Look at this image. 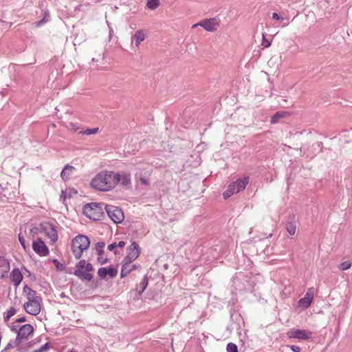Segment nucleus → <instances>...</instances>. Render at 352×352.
I'll return each mask as SVG.
<instances>
[{"instance_id": "obj_1", "label": "nucleus", "mask_w": 352, "mask_h": 352, "mask_svg": "<svg viewBox=\"0 0 352 352\" xmlns=\"http://www.w3.org/2000/svg\"><path fill=\"white\" fill-rule=\"evenodd\" d=\"M120 175L112 171H102L95 176L91 186L100 191H109L118 184Z\"/></svg>"}, {"instance_id": "obj_2", "label": "nucleus", "mask_w": 352, "mask_h": 352, "mask_svg": "<svg viewBox=\"0 0 352 352\" xmlns=\"http://www.w3.org/2000/svg\"><path fill=\"white\" fill-rule=\"evenodd\" d=\"M90 246V240L88 236L79 234L75 236L71 243V249L76 259H80L82 252Z\"/></svg>"}, {"instance_id": "obj_3", "label": "nucleus", "mask_w": 352, "mask_h": 352, "mask_svg": "<svg viewBox=\"0 0 352 352\" xmlns=\"http://www.w3.org/2000/svg\"><path fill=\"white\" fill-rule=\"evenodd\" d=\"M93 270L94 267L91 263L81 259L76 264L74 275L82 281H91L93 279V275L89 272Z\"/></svg>"}, {"instance_id": "obj_4", "label": "nucleus", "mask_w": 352, "mask_h": 352, "mask_svg": "<svg viewBox=\"0 0 352 352\" xmlns=\"http://www.w3.org/2000/svg\"><path fill=\"white\" fill-rule=\"evenodd\" d=\"M104 204L92 202L85 204L82 208L83 214L94 221H100L104 216Z\"/></svg>"}, {"instance_id": "obj_5", "label": "nucleus", "mask_w": 352, "mask_h": 352, "mask_svg": "<svg viewBox=\"0 0 352 352\" xmlns=\"http://www.w3.org/2000/svg\"><path fill=\"white\" fill-rule=\"evenodd\" d=\"M40 301L39 296L30 297L28 301L23 305L25 311L30 315H38L41 311Z\"/></svg>"}, {"instance_id": "obj_6", "label": "nucleus", "mask_w": 352, "mask_h": 352, "mask_svg": "<svg viewBox=\"0 0 352 352\" xmlns=\"http://www.w3.org/2000/svg\"><path fill=\"white\" fill-rule=\"evenodd\" d=\"M104 209L113 223H120L124 220V213L118 207L106 204L104 205Z\"/></svg>"}, {"instance_id": "obj_7", "label": "nucleus", "mask_w": 352, "mask_h": 352, "mask_svg": "<svg viewBox=\"0 0 352 352\" xmlns=\"http://www.w3.org/2000/svg\"><path fill=\"white\" fill-rule=\"evenodd\" d=\"M40 229L43 230V233H45L52 243H54L58 240V232L54 224L50 222H44L40 223Z\"/></svg>"}, {"instance_id": "obj_8", "label": "nucleus", "mask_w": 352, "mask_h": 352, "mask_svg": "<svg viewBox=\"0 0 352 352\" xmlns=\"http://www.w3.org/2000/svg\"><path fill=\"white\" fill-rule=\"evenodd\" d=\"M34 332V327L30 324H25L19 327L16 335V342L21 343L23 340H28L29 336Z\"/></svg>"}, {"instance_id": "obj_9", "label": "nucleus", "mask_w": 352, "mask_h": 352, "mask_svg": "<svg viewBox=\"0 0 352 352\" xmlns=\"http://www.w3.org/2000/svg\"><path fill=\"white\" fill-rule=\"evenodd\" d=\"M32 249L40 256H45L50 254L47 246L41 238H38L36 241H33Z\"/></svg>"}, {"instance_id": "obj_10", "label": "nucleus", "mask_w": 352, "mask_h": 352, "mask_svg": "<svg viewBox=\"0 0 352 352\" xmlns=\"http://www.w3.org/2000/svg\"><path fill=\"white\" fill-rule=\"evenodd\" d=\"M140 253L139 245L135 242H133L127 248V255L124 257V261L132 263L139 256Z\"/></svg>"}, {"instance_id": "obj_11", "label": "nucleus", "mask_w": 352, "mask_h": 352, "mask_svg": "<svg viewBox=\"0 0 352 352\" xmlns=\"http://www.w3.org/2000/svg\"><path fill=\"white\" fill-rule=\"evenodd\" d=\"M198 25H201L207 31L214 32L217 30L218 23L215 19H210L204 20V21L199 22V23L193 25L192 28H195L197 27Z\"/></svg>"}, {"instance_id": "obj_12", "label": "nucleus", "mask_w": 352, "mask_h": 352, "mask_svg": "<svg viewBox=\"0 0 352 352\" xmlns=\"http://www.w3.org/2000/svg\"><path fill=\"white\" fill-rule=\"evenodd\" d=\"M98 274L101 279H104L107 275L111 278H115L118 274V270L113 267H103L98 269Z\"/></svg>"}, {"instance_id": "obj_13", "label": "nucleus", "mask_w": 352, "mask_h": 352, "mask_svg": "<svg viewBox=\"0 0 352 352\" xmlns=\"http://www.w3.org/2000/svg\"><path fill=\"white\" fill-rule=\"evenodd\" d=\"M287 335L289 338H291L307 340L309 338L307 336V331L305 330H301V329H290L287 332Z\"/></svg>"}, {"instance_id": "obj_14", "label": "nucleus", "mask_w": 352, "mask_h": 352, "mask_svg": "<svg viewBox=\"0 0 352 352\" xmlns=\"http://www.w3.org/2000/svg\"><path fill=\"white\" fill-rule=\"evenodd\" d=\"M23 276L19 268L16 267L10 273L11 283L16 287L19 286L23 280Z\"/></svg>"}, {"instance_id": "obj_15", "label": "nucleus", "mask_w": 352, "mask_h": 352, "mask_svg": "<svg viewBox=\"0 0 352 352\" xmlns=\"http://www.w3.org/2000/svg\"><path fill=\"white\" fill-rule=\"evenodd\" d=\"M10 269V266L8 260L0 256V278H3L7 276Z\"/></svg>"}, {"instance_id": "obj_16", "label": "nucleus", "mask_w": 352, "mask_h": 352, "mask_svg": "<svg viewBox=\"0 0 352 352\" xmlns=\"http://www.w3.org/2000/svg\"><path fill=\"white\" fill-rule=\"evenodd\" d=\"M76 170V168L73 166L67 164L60 173V177L63 181H67L69 179L70 176L74 174Z\"/></svg>"}, {"instance_id": "obj_17", "label": "nucleus", "mask_w": 352, "mask_h": 352, "mask_svg": "<svg viewBox=\"0 0 352 352\" xmlns=\"http://www.w3.org/2000/svg\"><path fill=\"white\" fill-rule=\"evenodd\" d=\"M146 38V34L143 30H139L131 37V43L135 42V46L138 47L142 41Z\"/></svg>"}, {"instance_id": "obj_18", "label": "nucleus", "mask_w": 352, "mask_h": 352, "mask_svg": "<svg viewBox=\"0 0 352 352\" xmlns=\"http://www.w3.org/2000/svg\"><path fill=\"white\" fill-rule=\"evenodd\" d=\"M236 186V191H241L245 188L246 186L248 185L249 182V177L245 176L243 178H240L236 179V182H234Z\"/></svg>"}, {"instance_id": "obj_19", "label": "nucleus", "mask_w": 352, "mask_h": 352, "mask_svg": "<svg viewBox=\"0 0 352 352\" xmlns=\"http://www.w3.org/2000/svg\"><path fill=\"white\" fill-rule=\"evenodd\" d=\"M290 113L288 111H277L272 118H271V122L272 124H276L279 122V120L283 118H285L287 116H289Z\"/></svg>"}, {"instance_id": "obj_20", "label": "nucleus", "mask_w": 352, "mask_h": 352, "mask_svg": "<svg viewBox=\"0 0 352 352\" xmlns=\"http://www.w3.org/2000/svg\"><path fill=\"white\" fill-rule=\"evenodd\" d=\"M239 191H236V186L235 182L230 184L227 190L223 192V196L224 199H228L234 193H237Z\"/></svg>"}, {"instance_id": "obj_21", "label": "nucleus", "mask_w": 352, "mask_h": 352, "mask_svg": "<svg viewBox=\"0 0 352 352\" xmlns=\"http://www.w3.org/2000/svg\"><path fill=\"white\" fill-rule=\"evenodd\" d=\"M121 185L126 188H131V176L129 174L124 173L122 176L120 175Z\"/></svg>"}, {"instance_id": "obj_22", "label": "nucleus", "mask_w": 352, "mask_h": 352, "mask_svg": "<svg viewBox=\"0 0 352 352\" xmlns=\"http://www.w3.org/2000/svg\"><path fill=\"white\" fill-rule=\"evenodd\" d=\"M313 300L308 298L307 296H305L303 298H300L298 300V305L300 307L305 309L308 308L311 303L312 302Z\"/></svg>"}, {"instance_id": "obj_23", "label": "nucleus", "mask_w": 352, "mask_h": 352, "mask_svg": "<svg viewBox=\"0 0 352 352\" xmlns=\"http://www.w3.org/2000/svg\"><path fill=\"white\" fill-rule=\"evenodd\" d=\"M129 263H127V261H125V263L122 265L121 272H120V278H124L126 276L133 270V268H130Z\"/></svg>"}, {"instance_id": "obj_24", "label": "nucleus", "mask_w": 352, "mask_h": 352, "mask_svg": "<svg viewBox=\"0 0 352 352\" xmlns=\"http://www.w3.org/2000/svg\"><path fill=\"white\" fill-rule=\"evenodd\" d=\"M148 285V278L146 276H144L140 283L136 287V291L138 294H141L146 289Z\"/></svg>"}, {"instance_id": "obj_25", "label": "nucleus", "mask_w": 352, "mask_h": 352, "mask_svg": "<svg viewBox=\"0 0 352 352\" xmlns=\"http://www.w3.org/2000/svg\"><path fill=\"white\" fill-rule=\"evenodd\" d=\"M41 229H40V224L37 227H34L32 229H30L29 234L28 235V237L29 239H33L34 237H36L38 234L43 233Z\"/></svg>"}, {"instance_id": "obj_26", "label": "nucleus", "mask_w": 352, "mask_h": 352, "mask_svg": "<svg viewBox=\"0 0 352 352\" xmlns=\"http://www.w3.org/2000/svg\"><path fill=\"white\" fill-rule=\"evenodd\" d=\"M16 313V310L14 307H10L6 312L3 314V320L8 322L9 319Z\"/></svg>"}, {"instance_id": "obj_27", "label": "nucleus", "mask_w": 352, "mask_h": 352, "mask_svg": "<svg viewBox=\"0 0 352 352\" xmlns=\"http://www.w3.org/2000/svg\"><path fill=\"white\" fill-rule=\"evenodd\" d=\"M104 246H105V243L103 241H100V242H98L97 243H96L95 249H96L98 256H101L104 254Z\"/></svg>"}, {"instance_id": "obj_28", "label": "nucleus", "mask_w": 352, "mask_h": 352, "mask_svg": "<svg viewBox=\"0 0 352 352\" xmlns=\"http://www.w3.org/2000/svg\"><path fill=\"white\" fill-rule=\"evenodd\" d=\"M286 230L290 235H294L296 230V224L294 222L287 223Z\"/></svg>"}, {"instance_id": "obj_29", "label": "nucleus", "mask_w": 352, "mask_h": 352, "mask_svg": "<svg viewBox=\"0 0 352 352\" xmlns=\"http://www.w3.org/2000/svg\"><path fill=\"white\" fill-rule=\"evenodd\" d=\"M23 292L27 294L28 300L30 299V297L37 296L36 292L29 287L28 285L24 286Z\"/></svg>"}, {"instance_id": "obj_30", "label": "nucleus", "mask_w": 352, "mask_h": 352, "mask_svg": "<svg viewBox=\"0 0 352 352\" xmlns=\"http://www.w3.org/2000/svg\"><path fill=\"white\" fill-rule=\"evenodd\" d=\"M21 343H17L16 342V338L14 339V340H10L8 344L6 345V346L5 347V349L3 350V351H7L8 349H10L12 348H14L16 346H18Z\"/></svg>"}, {"instance_id": "obj_31", "label": "nucleus", "mask_w": 352, "mask_h": 352, "mask_svg": "<svg viewBox=\"0 0 352 352\" xmlns=\"http://www.w3.org/2000/svg\"><path fill=\"white\" fill-rule=\"evenodd\" d=\"M227 352H238V346L232 342H230L226 346Z\"/></svg>"}, {"instance_id": "obj_32", "label": "nucleus", "mask_w": 352, "mask_h": 352, "mask_svg": "<svg viewBox=\"0 0 352 352\" xmlns=\"http://www.w3.org/2000/svg\"><path fill=\"white\" fill-rule=\"evenodd\" d=\"M52 263L55 265L56 268L59 271H63L65 269V266L63 263H60L57 259L54 258L52 260Z\"/></svg>"}, {"instance_id": "obj_33", "label": "nucleus", "mask_w": 352, "mask_h": 352, "mask_svg": "<svg viewBox=\"0 0 352 352\" xmlns=\"http://www.w3.org/2000/svg\"><path fill=\"white\" fill-rule=\"evenodd\" d=\"M98 128L87 129L86 130L81 131L80 133H82L83 135H89L92 134H96V133H98Z\"/></svg>"}, {"instance_id": "obj_34", "label": "nucleus", "mask_w": 352, "mask_h": 352, "mask_svg": "<svg viewBox=\"0 0 352 352\" xmlns=\"http://www.w3.org/2000/svg\"><path fill=\"white\" fill-rule=\"evenodd\" d=\"M77 190L73 188H68L65 190V193H67V197L72 198L74 195L77 194Z\"/></svg>"}, {"instance_id": "obj_35", "label": "nucleus", "mask_w": 352, "mask_h": 352, "mask_svg": "<svg viewBox=\"0 0 352 352\" xmlns=\"http://www.w3.org/2000/svg\"><path fill=\"white\" fill-rule=\"evenodd\" d=\"M19 242H20L21 245H22L23 248L25 250H26V249H27L28 248H29V245H29V243H28V244H26V243H25V238H24V236L21 234V233H20V234H19Z\"/></svg>"}, {"instance_id": "obj_36", "label": "nucleus", "mask_w": 352, "mask_h": 352, "mask_svg": "<svg viewBox=\"0 0 352 352\" xmlns=\"http://www.w3.org/2000/svg\"><path fill=\"white\" fill-rule=\"evenodd\" d=\"M351 263L350 262L344 261L340 264L339 269L342 271H344V270L349 269L351 267Z\"/></svg>"}, {"instance_id": "obj_37", "label": "nucleus", "mask_w": 352, "mask_h": 352, "mask_svg": "<svg viewBox=\"0 0 352 352\" xmlns=\"http://www.w3.org/2000/svg\"><path fill=\"white\" fill-rule=\"evenodd\" d=\"M50 349V344L48 342L42 345L38 349L35 350L34 352H46Z\"/></svg>"}, {"instance_id": "obj_38", "label": "nucleus", "mask_w": 352, "mask_h": 352, "mask_svg": "<svg viewBox=\"0 0 352 352\" xmlns=\"http://www.w3.org/2000/svg\"><path fill=\"white\" fill-rule=\"evenodd\" d=\"M261 45L264 47H269L271 45L270 41L265 37L264 34H263V40Z\"/></svg>"}, {"instance_id": "obj_39", "label": "nucleus", "mask_w": 352, "mask_h": 352, "mask_svg": "<svg viewBox=\"0 0 352 352\" xmlns=\"http://www.w3.org/2000/svg\"><path fill=\"white\" fill-rule=\"evenodd\" d=\"M314 290H315V289H314V287H310V288L307 290V293H306L305 296H307L308 298H311V299H312V300H313V299H314Z\"/></svg>"}, {"instance_id": "obj_40", "label": "nucleus", "mask_w": 352, "mask_h": 352, "mask_svg": "<svg viewBox=\"0 0 352 352\" xmlns=\"http://www.w3.org/2000/svg\"><path fill=\"white\" fill-rule=\"evenodd\" d=\"M116 243H113L108 245V250L109 251H113L115 254H118V250H116Z\"/></svg>"}, {"instance_id": "obj_41", "label": "nucleus", "mask_w": 352, "mask_h": 352, "mask_svg": "<svg viewBox=\"0 0 352 352\" xmlns=\"http://www.w3.org/2000/svg\"><path fill=\"white\" fill-rule=\"evenodd\" d=\"M23 269L25 271V272H26L28 274V276L31 278L32 280L36 279L35 275L34 274H32L31 272L29 271L25 267H23Z\"/></svg>"}, {"instance_id": "obj_42", "label": "nucleus", "mask_w": 352, "mask_h": 352, "mask_svg": "<svg viewBox=\"0 0 352 352\" xmlns=\"http://www.w3.org/2000/svg\"><path fill=\"white\" fill-rule=\"evenodd\" d=\"M272 19L274 20L280 21H283L284 20V18L280 16L279 14L276 12H274L272 14Z\"/></svg>"}, {"instance_id": "obj_43", "label": "nucleus", "mask_w": 352, "mask_h": 352, "mask_svg": "<svg viewBox=\"0 0 352 352\" xmlns=\"http://www.w3.org/2000/svg\"><path fill=\"white\" fill-rule=\"evenodd\" d=\"M154 5H155L154 0H148L147 1L146 6L149 9L154 10Z\"/></svg>"}, {"instance_id": "obj_44", "label": "nucleus", "mask_w": 352, "mask_h": 352, "mask_svg": "<svg viewBox=\"0 0 352 352\" xmlns=\"http://www.w3.org/2000/svg\"><path fill=\"white\" fill-rule=\"evenodd\" d=\"M97 260H98V263L101 265L106 264L107 263L109 262L108 258H102V257H98Z\"/></svg>"}, {"instance_id": "obj_45", "label": "nucleus", "mask_w": 352, "mask_h": 352, "mask_svg": "<svg viewBox=\"0 0 352 352\" xmlns=\"http://www.w3.org/2000/svg\"><path fill=\"white\" fill-rule=\"evenodd\" d=\"M290 348L293 352H300V348L298 346L292 345L290 346Z\"/></svg>"}, {"instance_id": "obj_46", "label": "nucleus", "mask_w": 352, "mask_h": 352, "mask_svg": "<svg viewBox=\"0 0 352 352\" xmlns=\"http://www.w3.org/2000/svg\"><path fill=\"white\" fill-rule=\"evenodd\" d=\"M10 330L12 331H14L15 333H16V334L18 333V331L19 330V327L18 326H16V325H12L10 327Z\"/></svg>"}, {"instance_id": "obj_47", "label": "nucleus", "mask_w": 352, "mask_h": 352, "mask_svg": "<svg viewBox=\"0 0 352 352\" xmlns=\"http://www.w3.org/2000/svg\"><path fill=\"white\" fill-rule=\"evenodd\" d=\"M25 321H26V318L23 316V317H21V318L16 319L15 320V322L16 323H21V322H24Z\"/></svg>"}, {"instance_id": "obj_48", "label": "nucleus", "mask_w": 352, "mask_h": 352, "mask_svg": "<svg viewBox=\"0 0 352 352\" xmlns=\"http://www.w3.org/2000/svg\"><path fill=\"white\" fill-rule=\"evenodd\" d=\"M67 193H65V190H62L61 191V194H60V199H63V201H65L66 199H67Z\"/></svg>"}, {"instance_id": "obj_49", "label": "nucleus", "mask_w": 352, "mask_h": 352, "mask_svg": "<svg viewBox=\"0 0 352 352\" xmlns=\"http://www.w3.org/2000/svg\"><path fill=\"white\" fill-rule=\"evenodd\" d=\"M140 182H141L142 184H143L144 185H148V179L144 178V177H140Z\"/></svg>"}, {"instance_id": "obj_50", "label": "nucleus", "mask_w": 352, "mask_h": 352, "mask_svg": "<svg viewBox=\"0 0 352 352\" xmlns=\"http://www.w3.org/2000/svg\"><path fill=\"white\" fill-rule=\"evenodd\" d=\"M125 245V242L123 241H119L118 243H116V246L119 248H123Z\"/></svg>"}, {"instance_id": "obj_51", "label": "nucleus", "mask_w": 352, "mask_h": 352, "mask_svg": "<svg viewBox=\"0 0 352 352\" xmlns=\"http://www.w3.org/2000/svg\"><path fill=\"white\" fill-rule=\"evenodd\" d=\"M109 40H111L112 38V36H113V30L111 27H109Z\"/></svg>"}, {"instance_id": "obj_52", "label": "nucleus", "mask_w": 352, "mask_h": 352, "mask_svg": "<svg viewBox=\"0 0 352 352\" xmlns=\"http://www.w3.org/2000/svg\"><path fill=\"white\" fill-rule=\"evenodd\" d=\"M160 5V1L155 0V8Z\"/></svg>"}, {"instance_id": "obj_53", "label": "nucleus", "mask_w": 352, "mask_h": 352, "mask_svg": "<svg viewBox=\"0 0 352 352\" xmlns=\"http://www.w3.org/2000/svg\"><path fill=\"white\" fill-rule=\"evenodd\" d=\"M92 62H97L98 61V59L96 58H93L92 60H91Z\"/></svg>"}, {"instance_id": "obj_54", "label": "nucleus", "mask_w": 352, "mask_h": 352, "mask_svg": "<svg viewBox=\"0 0 352 352\" xmlns=\"http://www.w3.org/2000/svg\"><path fill=\"white\" fill-rule=\"evenodd\" d=\"M67 352H78V351H76L75 349H72L68 351Z\"/></svg>"}, {"instance_id": "obj_55", "label": "nucleus", "mask_w": 352, "mask_h": 352, "mask_svg": "<svg viewBox=\"0 0 352 352\" xmlns=\"http://www.w3.org/2000/svg\"><path fill=\"white\" fill-rule=\"evenodd\" d=\"M107 25H108L109 28L111 27L110 26V23L108 21H107Z\"/></svg>"}, {"instance_id": "obj_56", "label": "nucleus", "mask_w": 352, "mask_h": 352, "mask_svg": "<svg viewBox=\"0 0 352 352\" xmlns=\"http://www.w3.org/2000/svg\"><path fill=\"white\" fill-rule=\"evenodd\" d=\"M65 294L63 293L61 294V297H65Z\"/></svg>"}, {"instance_id": "obj_57", "label": "nucleus", "mask_w": 352, "mask_h": 352, "mask_svg": "<svg viewBox=\"0 0 352 352\" xmlns=\"http://www.w3.org/2000/svg\"><path fill=\"white\" fill-rule=\"evenodd\" d=\"M164 266V267H165V268H166V267H167V266H168V265H167V264H165Z\"/></svg>"}, {"instance_id": "obj_58", "label": "nucleus", "mask_w": 352, "mask_h": 352, "mask_svg": "<svg viewBox=\"0 0 352 352\" xmlns=\"http://www.w3.org/2000/svg\"><path fill=\"white\" fill-rule=\"evenodd\" d=\"M102 59L104 58V54H102Z\"/></svg>"}]
</instances>
